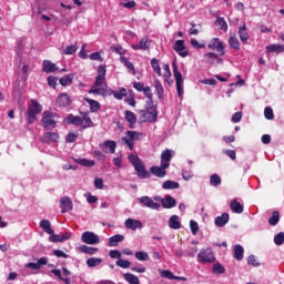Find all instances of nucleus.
I'll list each match as a JSON object with an SVG mask.
<instances>
[{
  "instance_id": "obj_23",
  "label": "nucleus",
  "mask_w": 284,
  "mask_h": 284,
  "mask_svg": "<svg viewBox=\"0 0 284 284\" xmlns=\"http://www.w3.org/2000/svg\"><path fill=\"white\" fill-rule=\"evenodd\" d=\"M214 223L217 227H225V225L230 223V214L223 213L222 215L216 216Z\"/></svg>"
},
{
  "instance_id": "obj_30",
  "label": "nucleus",
  "mask_w": 284,
  "mask_h": 284,
  "mask_svg": "<svg viewBox=\"0 0 284 284\" xmlns=\"http://www.w3.org/2000/svg\"><path fill=\"white\" fill-rule=\"evenodd\" d=\"M239 37L242 43H247V41L250 40V34L247 33L246 24H243L242 27L239 28Z\"/></svg>"
},
{
  "instance_id": "obj_4",
  "label": "nucleus",
  "mask_w": 284,
  "mask_h": 284,
  "mask_svg": "<svg viewBox=\"0 0 284 284\" xmlns=\"http://www.w3.org/2000/svg\"><path fill=\"white\" fill-rule=\"evenodd\" d=\"M173 77L175 79L178 97H183V74L179 71V65L176 62L172 63Z\"/></svg>"
},
{
  "instance_id": "obj_18",
  "label": "nucleus",
  "mask_w": 284,
  "mask_h": 284,
  "mask_svg": "<svg viewBox=\"0 0 284 284\" xmlns=\"http://www.w3.org/2000/svg\"><path fill=\"white\" fill-rule=\"evenodd\" d=\"M82 124H81V130H88V128H94V122H92V118H90L89 112H82Z\"/></svg>"
},
{
  "instance_id": "obj_2",
  "label": "nucleus",
  "mask_w": 284,
  "mask_h": 284,
  "mask_svg": "<svg viewBox=\"0 0 284 284\" xmlns=\"http://www.w3.org/2000/svg\"><path fill=\"white\" fill-rule=\"evenodd\" d=\"M59 115L53 110H47L42 113L41 125L44 130H54L57 128Z\"/></svg>"
},
{
  "instance_id": "obj_47",
  "label": "nucleus",
  "mask_w": 284,
  "mask_h": 284,
  "mask_svg": "<svg viewBox=\"0 0 284 284\" xmlns=\"http://www.w3.org/2000/svg\"><path fill=\"white\" fill-rule=\"evenodd\" d=\"M215 26H219L220 30H223V32H227V22L225 21V18H216Z\"/></svg>"
},
{
  "instance_id": "obj_12",
  "label": "nucleus",
  "mask_w": 284,
  "mask_h": 284,
  "mask_svg": "<svg viewBox=\"0 0 284 284\" xmlns=\"http://www.w3.org/2000/svg\"><path fill=\"white\" fill-rule=\"evenodd\" d=\"M106 70H105V64H101L98 68V75L95 77V82L93 84V88H101V85H103V83H105V74H106Z\"/></svg>"
},
{
  "instance_id": "obj_1",
  "label": "nucleus",
  "mask_w": 284,
  "mask_h": 284,
  "mask_svg": "<svg viewBox=\"0 0 284 284\" xmlns=\"http://www.w3.org/2000/svg\"><path fill=\"white\" fill-rule=\"evenodd\" d=\"M40 227L45 232V234H50L49 241L50 243H63L71 239L72 234L65 233L64 235L54 234V230H52V224L50 220H42L40 222Z\"/></svg>"
},
{
  "instance_id": "obj_9",
  "label": "nucleus",
  "mask_w": 284,
  "mask_h": 284,
  "mask_svg": "<svg viewBox=\"0 0 284 284\" xmlns=\"http://www.w3.org/2000/svg\"><path fill=\"white\" fill-rule=\"evenodd\" d=\"M57 108H70L72 105V98L68 93H60L55 99Z\"/></svg>"
},
{
  "instance_id": "obj_13",
  "label": "nucleus",
  "mask_w": 284,
  "mask_h": 284,
  "mask_svg": "<svg viewBox=\"0 0 284 284\" xmlns=\"http://www.w3.org/2000/svg\"><path fill=\"white\" fill-rule=\"evenodd\" d=\"M99 148L105 154H108V152L114 154V152H116V142L112 140H106L103 143L99 144Z\"/></svg>"
},
{
  "instance_id": "obj_58",
  "label": "nucleus",
  "mask_w": 284,
  "mask_h": 284,
  "mask_svg": "<svg viewBox=\"0 0 284 284\" xmlns=\"http://www.w3.org/2000/svg\"><path fill=\"white\" fill-rule=\"evenodd\" d=\"M144 97H146V101H154V94L152 93V88L150 87H145L144 90L142 91Z\"/></svg>"
},
{
  "instance_id": "obj_26",
  "label": "nucleus",
  "mask_w": 284,
  "mask_h": 284,
  "mask_svg": "<svg viewBox=\"0 0 284 284\" xmlns=\"http://www.w3.org/2000/svg\"><path fill=\"white\" fill-rule=\"evenodd\" d=\"M176 206V200L172 197V195H165V197L162 200V207L165 210H171V207Z\"/></svg>"
},
{
  "instance_id": "obj_61",
  "label": "nucleus",
  "mask_w": 284,
  "mask_h": 284,
  "mask_svg": "<svg viewBox=\"0 0 284 284\" xmlns=\"http://www.w3.org/2000/svg\"><path fill=\"white\" fill-rule=\"evenodd\" d=\"M77 44H71L63 50V54H74L77 53Z\"/></svg>"
},
{
  "instance_id": "obj_38",
  "label": "nucleus",
  "mask_w": 284,
  "mask_h": 284,
  "mask_svg": "<svg viewBox=\"0 0 284 284\" xmlns=\"http://www.w3.org/2000/svg\"><path fill=\"white\" fill-rule=\"evenodd\" d=\"M124 280L129 283V284H139L141 283V281H139V277L132 273H125L123 275Z\"/></svg>"
},
{
  "instance_id": "obj_27",
  "label": "nucleus",
  "mask_w": 284,
  "mask_h": 284,
  "mask_svg": "<svg viewBox=\"0 0 284 284\" xmlns=\"http://www.w3.org/2000/svg\"><path fill=\"white\" fill-rule=\"evenodd\" d=\"M124 118H125V121L130 123L129 128L131 130H134V125H136V114H134V112L132 111H125Z\"/></svg>"
},
{
  "instance_id": "obj_41",
  "label": "nucleus",
  "mask_w": 284,
  "mask_h": 284,
  "mask_svg": "<svg viewBox=\"0 0 284 284\" xmlns=\"http://www.w3.org/2000/svg\"><path fill=\"white\" fill-rule=\"evenodd\" d=\"M267 52H276L277 54H281V52H284V45L282 44H271L266 47Z\"/></svg>"
},
{
  "instance_id": "obj_44",
  "label": "nucleus",
  "mask_w": 284,
  "mask_h": 284,
  "mask_svg": "<svg viewBox=\"0 0 284 284\" xmlns=\"http://www.w3.org/2000/svg\"><path fill=\"white\" fill-rule=\"evenodd\" d=\"M154 88H155L158 99H163V93H164L163 84H161V82L159 80H155Z\"/></svg>"
},
{
  "instance_id": "obj_20",
  "label": "nucleus",
  "mask_w": 284,
  "mask_h": 284,
  "mask_svg": "<svg viewBox=\"0 0 284 284\" xmlns=\"http://www.w3.org/2000/svg\"><path fill=\"white\" fill-rule=\"evenodd\" d=\"M124 225H125L126 230H133V232L136 230H141V227H143V223H141V221L134 220V219L125 220Z\"/></svg>"
},
{
  "instance_id": "obj_63",
  "label": "nucleus",
  "mask_w": 284,
  "mask_h": 284,
  "mask_svg": "<svg viewBox=\"0 0 284 284\" xmlns=\"http://www.w3.org/2000/svg\"><path fill=\"white\" fill-rule=\"evenodd\" d=\"M190 227L193 235L199 233V223H196L194 220L190 221Z\"/></svg>"
},
{
  "instance_id": "obj_57",
  "label": "nucleus",
  "mask_w": 284,
  "mask_h": 284,
  "mask_svg": "<svg viewBox=\"0 0 284 284\" xmlns=\"http://www.w3.org/2000/svg\"><path fill=\"white\" fill-rule=\"evenodd\" d=\"M160 276H162V278H169V281H174V273L169 270L161 271Z\"/></svg>"
},
{
  "instance_id": "obj_50",
  "label": "nucleus",
  "mask_w": 284,
  "mask_h": 284,
  "mask_svg": "<svg viewBox=\"0 0 284 284\" xmlns=\"http://www.w3.org/2000/svg\"><path fill=\"white\" fill-rule=\"evenodd\" d=\"M51 274H54V276H58V278L60 281H63L65 284H71V281L69 277H63V275H61V270L53 268L51 270Z\"/></svg>"
},
{
  "instance_id": "obj_25",
  "label": "nucleus",
  "mask_w": 284,
  "mask_h": 284,
  "mask_svg": "<svg viewBox=\"0 0 284 284\" xmlns=\"http://www.w3.org/2000/svg\"><path fill=\"white\" fill-rule=\"evenodd\" d=\"M170 161H172V150L166 149L161 153V164L165 168H170Z\"/></svg>"
},
{
  "instance_id": "obj_14",
  "label": "nucleus",
  "mask_w": 284,
  "mask_h": 284,
  "mask_svg": "<svg viewBox=\"0 0 284 284\" xmlns=\"http://www.w3.org/2000/svg\"><path fill=\"white\" fill-rule=\"evenodd\" d=\"M139 202L144 205V207H150V210H159L161 207V204L154 202V200L148 195L141 196Z\"/></svg>"
},
{
  "instance_id": "obj_31",
  "label": "nucleus",
  "mask_w": 284,
  "mask_h": 284,
  "mask_svg": "<svg viewBox=\"0 0 284 284\" xmlns=\"http://www.w3.org/2000/svg\"><path fill=\"white\" fill-rule=\"evenodd\" d=\"M230 209L232 210V212H234V214H243V204H241V202H237L236 200L231 201L230 203Z\"/></svg>"
},
{
  "instance_id": "obj_6",
  "label": "nucleus",
  "mask_w": 284,
  "mask_h": 284,
  "mask_svg": "<svg viewBox=\"0 0 284 284\" xmlns=\"http://www.w3.org/2000/svg\"><path fill=\"white\" fill-rule=\"evenodd\" d=\"M158 106L154 104V101L145 102V110L148 115V121L154 123L159 119V112L156 111Z\"/></svg>"
},
{
  "instance_id": "obj_62",
  "label": "nucleus",
  "mask_w": 284,
  "mask_h": 284,
  "mask_svg": "<svg viewBox=\"0 0 284 284\" xmlns=\"http://www.w3.org/2000/svg\"><path fill=\"white\" fill-rule=\"evenodd\" d=\"M93 156H94V159H97L98 161H102V163L105 162V154H103V152H101L100 150H95V151L93 152Z\"/></svg>"
},
{
  "instance_id": "obj_36",
  "label": "nucleus",
  "mask_w": 284,
  "mask_h": 284,
  "mask_svg": "<svg viewBox=\"0 0 284 284\" xmlns=\"http://www.w3.org/2000/svg\"><path fill=\"white\" fill-rule=\"evenodd\" d=\"M84 101L90 105V112H99L101 110V104L97 100L84 98Z\"/></svg>"
},
{
  "instance_id": "obj_3",
  "label": "nucleus",
  "mask_w": 284,
  "mask_h": 284,
  "mask_svg": "<svg viewBox=\"0 0 284 284\" xmlns=\"http://www.w3.org/2000/svg\"><path fill=\"white\" fill-rule=\"evenodd\" d=\"M43 106L37 100H31V105L27 109V116L29 125L37 123V114H41Z\"/></svg>"
},
{
  "instance_id": "obj_34",
  "label": "nucleus",
  "mask_w": 284,
  "mask_h": 284,
  "mask_svg": "<svg viewBox=\"0 0 284 284\" xmlns=\"http://www.w3.org/2000/svg\"><path fill=\"white\" fill-rule=\"evenodd\" d=\"M79 252H81L82 254H89L90 256H92L93 254H97V252H99V247L81 245L79 246Z\"/></svg>"
},
{
  "instance_id": "obj_49",
  "label": "nucleus",
  "mask_w": 284,
  "mask_h": 284,
  "mask_svg": "<svg viewBox=\"0 0 284 284\" xmlns=\"http://www.w3.org/2000/svg\"><path fill=\"white\" fill-rule=\"evenodd\" d=\"M78 163L83 168H94V165H97V162H94V160H88V159H80Z\"/></svg>"
},
{
  "instance_id": "obj_21",
  "label": "nucleus",
  "mask_w": 284,
  "mask_h": 284,
  "mask_svg": "<svg viewBox=\"0 0 284 284\" xmlns=\"http://www.w3.org/2000/svg\"><path fill=\"white\" fill-rule=\"evenodd\" d=\"M132 50H150V38L143 37L139 44H132Z\"/></svg>"
},
{
  "instance_id": "obj_60",
  "label": "nucleus",
  "mask_w": 284,
  "mask_h": 284,
  "mask_svg": "<svg viewBox=\"0 0 284 284\" xmlns=\"http://www.w3.org/2000/svg\"><path fill=\"white\" fill-rule=\"evenodd\" d=\"M77 139H79V134H77L74 132H70L65 138V143H74V141H77Z\"/></svg>"
},
{
  "instance_id": "obj_64",
  "label": "nucleus",
  "mask_w": 284,
  "mask_h": 284,
  "mask_svg": "<svg viewBox=\"0 0 284 284\" xmlns=\"http://www.w3.org/2000/svg\"><path fill=\"white\" fill-rule=\"evenodd\" d=\"M109 256H110V258H119V261H120V258H121V251H119V250H111L109 252Z\"/></svg>"
},
{
  "instance_id": "obj_52",
  "label": "nucleus",
  "mask_w": 284,
  "mask_h": 284,
  "mask_svg": "<svg viewBox=\"0 0 284 284\" xmlns=\"http://www.w3.org/2000/svg\"><path fill=\"white\" fill-rule=\"evenodd\" d=\"M115 265H118V267H122V270H128V267H130V265H132V263L128 260H121V257L115 262Z\"/></svg>"
},
{
  "instance_id": "obj_15",
  "label": "nucleus",
  "mask_w": 284,
  "mask_h": 284,
  "mask_svg": "<svg viewBox=\"0 0 284 284\" xmlns=\"http://www.w3.org/2000/svg\"><path fill=\"white\" fill-rule=\"evenodd\" d=\"M168 168L169 166H164L163 164H161L160 166L153 165L150 168V172L151 174H153V176H158V179H163L168 174Z\"/></svg>"
},
{
  "instance_id": "obj_33",
  "label": "nucleus",
  "mask_w": 284,
  "mask_h": 284,
  "mask_svg": "<svg viewBox=\"0 0 284 284\" xmlns=\"http://www.w3.org/2000/svg\"><path fill=\"white\" fill-rule=\"evenodd\" d=\"M124 239H125V236H123L121 234H115V235L111 236L109 239V247H116V245H119V243H121Z\"/></svg>"
},
{
  "instance_id": "obj_59",
  "label": "nucleus",
  "mask_w": 284,
  "mask_h": 284,
  "mask_svg": "<svg viewBox=\"0 0 284 284\" xmlns=\"http://www.w3.org/2000/svg\"><path fill=\"white\" fill-rule=\"evenodd\" d=\"M274 243H275V245H283V243H284V233L283 232H280L278 234H276L274 236Z\"/></svg>"
},
{
  "instance_id": "obj_42",
  "label": "nucleus",
  "mask_w": 284,
  "mask_h": 284,
  "mask_svg": "<svg viewBox=\"0 0 284 284\" xmlns=\"http://www.w3.org/2000/svg\"><path fill=\"white\" fill-rule=\"evenodd\" d=\"M278 221H281V214L278 211H274L272 216L268 219V225H278Z\"/></svg>"
},
{
  "instance_id": "obj_19",
  "label": "nucleus",
  "mask_w": 284,
  "mask_h": 284,
  "mask_svg": "<svg viewBox=\"0 0 284 284\" xmlns=\"http://www.w3.org/2000/svg\"><path fill=\"white\" fill-rule=\"evenodd\" d=\"M43 265H48V257L43 256L40 257L37 263L34 262H29L26 264V267H28L29 270H41V266Z\"/></svg>"
},
{
  "instance_id": "obj_37",
  "label": "nucleus",
  "mask_w": 284,
  "mask_h": 284,
  "mask_svg": "<svg viewBox=\"0 0 284 284\" xmlns=\"http://www.w3.org/2000/svg\"><path fill=\"white\" fill-rule=\"evenodd\" d=\"M229 45L231 50H241V42H239V38H236V36H230Z\"/></svg>"
},
{
  "instance_id": "obj_54",
  "label": "nucleus",
  "mask_w": 284,
  "mask_h": 284,
  "mask_svg": "<svg viewBox=\"0 0 284 284\" xmlns=\"http://www.w3.org/2000/svg\"><path fill=\"white\" fill-rule=\"evenodd\" d=\"M210 184L213 185V187H219L221 184V176H219V174L211 175Z\"/></svg>"
},
{
  "instance_id": "obj_7",
  "label": "nucleus",
  "mask_w": 284,
  "mask_h": 284,
  "mask_svg": "<svg viewBox=\"0 0 284 284\" xmlns=\"http://www.w3.org/2000/svg\"><path fill=\"white\" fill-rule=\"evenodd\" d=\"M197 258L200 263H215L216 257L214 256V252H212V248H205L200 251L197 254Z\"/></svg>"
},
{
  "instance_id": "obj_17",
  "label": "nucleus",
  "mask_w": 284,
  "mask_h": 284,
  "mask_svg": "<svg viewBox=\"0 0 284 284\" xmlns=\"http://www.w3.org/2000/svg\"><path fill=\"white\" fill-rule=\"evenodd\" d=\"M174 50L183 59H185V57H187V54H190L189 51H185V41H183V40L175 41Z\"/></svg>"
},
{
  "instance_id": "obj_39",
  "label": "nucleus",
  "mask_w": 284,
  "mask_h": 284,
  "mask_svg": "<svg viewBox=\"0 0 284 284\" xmlns=\"http://www.w3.org/2000/svg\"><path fill=\"white\" fill-rule=\"evenodd\" d=\"M179 186H180V184L172 180L165 181L162 185L163 190H179Z\"/></svg>"
},
{
  "instance_id": "obj_29",
  "label": "nucleus",
  "mask_w": 284,
  "mask_h": 284,
  "mask_svg": "<svg viewBox=\"0 0 284 284\" xmlns=\"http://www.w3.org/2000/svg\"><path fill=\"white\" fill-rule=\"evenodd\" d=\"M244 254H245V250L241 246V244H236L233 247V256L236 261H243Z\"/></svg>"
},
{
  "instance_id": "obj_35",
  "label": "nucleus",
  "mask_w": 284,
  "mask_h": 284,
  "mask_svg": "<svg viewBox=\"0 0 284 284\" xmlns=\"http://www.w3.org/2000/svg\"><path fill=\"white\" fill-rule=\"evenodd\" d=\"M169 227H171V230H181V222L179 221V215H172L169 219Z\"/></svg>"
},
{
  "instance_id": "obj_16",
  "label": "nucleus",
  "mask_w": 284,
  "mask_h": 284,
  "mask_svg": "<svg viewBox=\"0 0 284 284\" xmlns=\"http://www.w3.org/2000/svg\"><path fill=\"white\" fill-rule=\"evenodd\" d=\"M60 207H61V213L65 214L68 212H72V200L68 196H63L60 199Z\"/></svg>"
},
{
  "instance_id": "obj_11",
  "label": "nucleus",
  "mask_w": 284,
  "mask_h": 284,
  "mask_svg": "<svg viewBox=\"0 0 284 284\" xmlns=\"http://www.w3.org/2000/svg\"><path fill=\"white\" fill-rule=\"evenodd\" d=\"M133 168L135 172H138L139 179H150V176H152V173L145 170V164H143L141 160H138V162H135V165Z\"/></svg>"
},
{
  "instance_id": "obj_45",
  "label": "nucleus",
  "mask_w": 284,
  "mask_h": 284,
  "mask_svg": "<svg viewBox=\"0 0 284 284\" xmlns=\"http://www.w3.org/2000/svg\"><path fill=\"white\" fill-rule=\"evenodd\" d=\"M101 263H103V260L99 257H90L87 260L88 267H97L98 265H101Z\"/></svg>"
},
{
  "instance_id": "obj_10",
  "label": "nucleus",
  "mask_w": 284,
  "mask_h": 284,
  "mask_svg": "<svg viewBox=\"0 0 284 284\" xmlns=\"http://www.w3.org/2000/svg\"><path fill=\"white\" fill-rule=\"evenodd\" d=\"M209 50H216L220 52L221 57H224L225 54V45L223 44V41H220L219 38H213L209 44H207Z\"/></svg>"
},
{
  "instance_id": "obj_46",
  "label": "nucleus",
  "mask_w": 284,
  "mask_h": 284,
  "mask_svg": "<svg viewBox=\"0 0 284 284\" xmlns=\"http://www.w3.org/2000/svg\"><path fill=\"white\" fill-rule=\"evenodd\" d=\"M121 62L124 63V65H125V68H128V70H131L133 77L136 74V69L134 68V64L132 62L128 61V58L122 57Z\"/></svg>"
},
{
  "instance_id": "obj_40",
  "label": "nucleus",
  "mask_w": 284,
  "mask_h": 284,
  "mask_svg": "<svg viewBox=\"0 0 284 284\" xmlns=\"http://www.w3.org/2000/svg\"><path fill=\"white\" fill-rule=\"evenodd\" d=\"M68 121L72 124V125H80L82 124V115H73V114H69L68 115Z\"/></svg>"
},
{
  "instance_id": "obj_48",
  "label": "nucleus",
  "mask_w": 284,
  "mask_h": 284,
  "mask_svg": "<svg viewBox=\"0 0 284 284\" xmlns=\"http://www.w3.org/2000/svg\"><path fill=\"white\" fill-rule=\"evenodd\" d=\"M112 94L114 99H118V101H121L123 97H128V90L125 88H122L120 91H112Z\"/></svg>"
},
{
  "instance_id": "obj_8",
  "label": "nucleus",
  "mask_w": 284,
  "mask_h": 284,
  "mask_svg": "<svg viewBox=\"0 0 284 284\" xmlns=\"http://www.w3.org/2000/svg\"><path fill=\"white\" fill-rule=\"evenodd\" d=\"M81 241L87 245H97L101 243V239L99 237V235L90 231H85L84 233H82Z\"/></svg>"
},
{
  "instance_id": "obj_28",
  "label": "nucleus",
  "mask_w": 284,
  "mask_h": 284,
  "mask_svg": "<svg viewBox=\"0 0 284 284\" xmlns=\"http://www.w3.org/2000/svg\"><path fill=\"white\" fill-rule=\"evenodd\" d=\"M57 70H59V67H57V64H54L52 61L50 60L43 61V72H47V74H50L52 72H57Z\"/></svg>"
},
{
  "instance_id": "obj_5",
  "label": "nucleus",
  "mask_w": 284,
  "mask_h": 284,
  "mask_svg": "<svg viewBox=\"0 0 284 284\" xmlns=\"http://www.w3.org/2000/svg\"><path fill=\"white\" fill-rule=\"evenodd\" d=\"M143 133L136 131H126V136L122 138V141L128 145L129 150H134V141H141Z\"/></svg>"
},
{
  "instance_id": "obj_53",
  "label": "nucleus",
  "mask_w": 284,
  "mask_h": 284,
  "mask_svg": "<svg viewBox=\"0 0 284 284\" xmlns=\"http://www.w3.org/2000/svg\"><path fill=\"white\" fill-rule=\"evenodd\" d=\"M213 274H225V267L221 263H215L212 268Z\"/></svg>"
},
{
  "instance_id": "obj_56",
  "label": "nucleus",
  "mask_w": 284,
  "mask_h": 284,
  "mask_svg": "<svg viewBox=\"0 0 284 284\" xmlns=\"http://www.w3.org/2000/svg\"><path fill=\"white\" fill-rule=\"evenodd\" d=\"M264 116L265 119H267V121H273L274 119V110H272V108L266 106L264 109Z\"/></svg>"
},
{
  "instance_id": "obj_24",
  "label": "nucleus",
  "mask_w": 284,
  "mask_h": 284,
  "mask_svg": "<svg viewBox=\"0 0 284 284\" xmlns=\"http://www.w3.org/2000/svg\"><path fill=\"white\" fill-rule=\"evenodd\" d=\"M204 59H206V63H211L212 65H214V63H223V59L214 52L205 53Z\"/></svg>"
},
{
  "instance_id": "obj_51",
  "label": "nucleus",
  "mask_w": 284,
  "mask_h": 284,
  "mask_svg": "<svg viewBox=\"0 0 284 284\" xmlns=\"http://www.w3.org/2000/svg\"><path fill=\"white\" fill-rule=\"evenodd\" d=\"M151 67L153 71L158 73V77H161V64H159V59L153 58L151 60Z\"/></svg>"
},
{
  "instance_id": "obj_32",
  "label": "nucleus",
  "mask_w": 284,
  "mask_h": 284,
  "mask_svg": "<svg viewBox=\"0 0 284 284\" xmlns=\"http://www.w3.org/2000/svg\"><path fill=\"white\" fill-rule=\"evenodd\" d=\"M74 81V74L70 73V74H65L63 78H61L59 80L60 85H62V88H67V85H72Z\"/></svg>"
},
{
  "instance_id": "obj_55",
  "label": "nucleus",
  "mask_w": 284,
  "mask_h": 284,
  "mask_svg": "<svg viewBox=\"0 0 284 284\" xmlns=\"http://www.w3.org/2000/svg\"><path fill=\"white\" fill-rule=\"evenodd\" d=\"M135 258L138 261H148L150 258V255H148L146 252L138 251V252H135Z\"/></svg>"
},
{
  "instance_id": "obj_22",
  "label": "nucleus",
  "mask_w": 284,
  "mask_h": 284,
  "mask_svg": "<svg viewBox=\"0 0 284 284\" xmlns=\"http://www.w3.org/2000/svg\"><path fill=\"white\" fill-rule=\"evenodd\" d=\"M42 143H57L59 141V133L47 132L41 139Z\"/></svg>"
},
{
  "instance_id": "obj_43",
  "label": "nucleus",
  "mask_w": 284,
  "mask_h": 284,
  "mask_svg": "<svg viewBox=\"0 0 284 284\" xmlns=\"http://www.w3.org/2000/svg\"><path fill=\"white\" fill-rule=\"evenodd\" d=\"M89 94H99L100 97H105V94H108V90L99 87H92V89L89 90Z\"/></svg>"
}]
</instances>
